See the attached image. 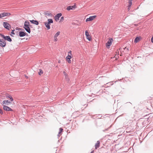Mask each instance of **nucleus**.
<instances>
[{
    "label": "nucleus",
    "instance_id": "obj_5",
    "mask_svg": "<svg viewBox=\"0 0 153 153\" xmlns=\"http://www.w3.org/2000/svg\"><path fill=\"white\" fill-rule=\"evenodd\" d=\"M3 26L5 28L9 30H10L9 27H10V26L8 23L7 22H4Z\"/></svg>",
    "mask_w": 153,
    "mask_h": 153
},
{
    "label": "nucleus",
    "instance_id": "obj_17",
    "mask_svg": "<svg viewBox=\"0 0 153 153\" xmlns=\"http://www.w3.org/2000/svg\"><path fill=\"white\" fill-rule=\"evenodd\" d=\"M100 141H97L95 145V149H97V148L100 146Z\"/></svg>",
    "mask_w": 153,
    "mask_h": 153
},
{
    "label": "nucleus",
    "instance_id": "obj_18",
    "mask_svg": "<svg viewBox=\"0 0 153 153\" xmlns=\"http://www.w3.org/2000/svg\"><path fill=\"white\" fill-rule=\"evenodd\" d=\"M7 103H11V102L8 100H4L2 102V104H3L8 105Z\"/></svg>",
    "mask_w": 153,
    "mask_h": 153
},
{
    "label": "nucleus",
    "instance_id": "obj_10",
    "mask_svg": "<svg viewBox=\"0 0 153 153\" xmlns=\"http://www.w3.org/2000/svg\"><path fill=\"white\" fill-rule=\"evenodd\" d=\"M26 34H27L24 32L21 31L19 32V36L20 37H23L25 36Z\"/></svg>",
    "mask_w": 153,
    "mask_h": 153
},
{
    "label": "nucleus",
    "instance_id": "obj_12",
    "mask_svg": "<svg viewBox=\"0 0 153 153\" xmlns=\"http://www.w3.org/2000/svg\"><path fill=\"white\" fill-rule=\"evenodd\" d=\"M44 14L45 15L48 16H52V14L50 13L48 11H45L44 12Z\"/></svg>",
    "mask_w": 153,
    "mask_h": 153
},
{
    "label": "nucleus",
    "instance_id": "obj_29",
    "mask_svg": "<svg viewBox=\"0 0 153 153\" xmlns=\"http://www.w3.org/2000/svg\"><path fill=\"white\" fill-rule=\"evenodd\" d=\"M68 55H70L71 56L72 55L71 54V51H70L68 52Z\"/></svg>",
    "mask_w": 153,
    "mask_h": 153
},
{
    "label": "nucleus",
    "instance_id": "obj_24",
    "mask_svg": "<svg viewBox=\"0 0 153 153\" xmlns=\"http://www.w3.org/2000/svg\"><path fill=\"white\" fill-rule=\"evenodd\" d=\"M6 97L7 98H8L10 99L11 101H12L13 100V98L10 95H8V96H6Z\"/></svg>",
    "mask_w": 153,
    "mask_h": 153
},
{
    "label": "nucleus",
    "instance_id": "obj_15",
    "mask_svg": "<svg viewBox=\"0 0 153 153\" xmlns=\"http://www.w3.org/2000/svg\"><path fill=\"white\" fill-rule=\"evenodd\" d=\"M44 24L46 27L47 28L48 30L50 29V27L49 24L47 22H44Z\"/></svg>",
    "mask_w": 153,
    "mask_h": 153
},
{
    "label": "nucleus",
    "instance_id": "obj_2",
    "mask_svg": "<svg viewBox=\"0 0 153 153\" xmlns=\"http://www.w3.org/2000/svg\"><path fill=\"white\" fill-rule=\"evenodd\" d=\"M6 43L5 40L3 39H0V46L4 47L6 46Z\"/></svg>",
    "mask_w": 153,
    "mask_h": 153
},
{
    "label": "nucleus",
    "instance_id": "obj_37",
    "mask_svg": "<svg viewBox=\"0 0 153 153\" xmlns=\"http://www.w3.org/2000/svg\"><path fill=\"white\" fill-rule=\"evenodd\" d=\"M25 77H26V78H27V79L28 78V77L27 76L25 75Z\"/></svg>",
    "mask_w": 153,
    "mask_h": 153
},
{
    "label": "nucleus",
    "instance_id": "obj_30",
    "mask_svg": "<svg viewBox=\"0 0 153 153\" xmlns=\"http://www.w3.org/2000/svg\"><path fill=\"white\" fill-rule=\"evenodd\" d=\"M54 40L56 42L57 41L58 39L57 38V37H54Z\"/></svg>",
    "mask_w": 153,
    "mask_h": 153
},
{
    "label": "nucleus",
    "instance_id": "obj_35",
    "mask_svg": "<svg viewBox=\"0 0 153 153\" xmlns=\"http://www.w3.org/2000/svg\"><path fill=\"white\" fill-rule=\"evenodd\" d=\"M151 41L152 43H153V36L151 39Z\"/></svg>",
    "mask_w": 153,
    "mask_h": 153
},
{
    "label": "nucleus",
    "instance_id": "obj_4",
    "mask_svg": "<svg viewBox=\"0 0 153 153\" xmlns=\"http://www.w3.org/2000/svg\"><path fill=\"white\" fill-rule=\"evenodd\" d=\"M113 41V39L112 38H109L108 40V42L106 43V46L107 48H108L109 47L111 44V42Z\"/></svg>",
    "mask_w": 153,
    "mask_h": 153
},
{
    "label": "nucleus",
    "instance_id": "obj_41",
    "mask_svg": "<svg viewBox=\"0 0 153 153\" xmlns=\"http://www.w3.org/2000/svg\"><path fill=\"white\" fill-rule=\"evenodd\" d=\"M19 29L20 30H21V28H19Z\"/></svg>",
    "mask_w": 153,
    "mask_h": 153
},
{
    "label": "nucleus",
    "instance_id": "obj_21",
    "mask_svg": "<svg viewBox=\"0 0 153 153\" xmlns=\"http://www.w3.org/2000/svg\"><path fill=\"white\" fill-rule=\"evenodd\" d=\"M132 0H128V3L129 4L128 6V9H129V8L131 7V4H132Z\"/></svg>",
    "mask_w": 153,
    "mask_h": 153
},
{
    "label": "nucleus",
    "instance_id": "obj_38",
    "mask_svg": "<svg viewBox=\"0 0 153 153\" xmlns=\"http://www.w3.org/2000/svg\"><path fill=\"white\" fill-rule=\"evenodd\" d=\"M93 152H94V151H92L90 153H93Z\"/></svg>",
    "mask_w": 153,
    "mask_h": 153
},
{
    "label": "nucleus",
    "instance_id": "obj_31",
    "mask_svg": "<svg viewBox=\"0 0 153 153\" xmlns=\"http://www.w3.org/2000/svg\"><path fill=\"white\" fill-rule=\"evenodd\" d=\"M65 76V78L67 80V81H68L69 80V79L68 78V75H66V76Z\"/></svg>",
    "mask_w": 153,
    "mask_h": 153
},
{
    "label": "nucleus",
    "instance_id": "obj_19",
    "mask_svg": "<svg viewBox=\"0 0 153 153\" xmlns=\"http://www.w3.org/2000/svg\"><path fill=\"white\" fill-rule=\"evenodd\" d=\"M140 37H136L134 40V42L137 43L140 40Z\"/></svg>",
    "mask_w": 153,
    "mask_h": 153
},
{
    "label": "nucleus",
    "instance_id": "obj_20",
    "mask_svg": "<svg viewBox=\"0 0 153 153\" xmlns=\"http://www.w3.org/2000/svg\"><path fill=\"white\" fill-rule=\"evenodd\" d=\"M63 130V129L62 128H59V132L58 133V137H59L61 135V133L62 132Z\"/></svg>",
    "mask_w": 153,
    "mask_h": 153
},
{
    "label": "nucleus",
    "instance_id": "obj_6",
    "mask_svg": "<svg viewBox=\"0 0 153 153\" xmlns=\"http://www.w3.org/2000/svg\"><path fill=\"white\" fill-rule=\"evenodd\" d=\"M96 17V16H90L89 18H88L86 19V22H87L91 21L94 20Z\"/></svg>",
    "mask_w": 153,
    "mask_h": 153
},
{
    "label": "nucleus",
    "instance_id": "obj_32",
    "mask_svg": "<svg viewBox=\"0 0 153 153\" xmlns=\"http://www.w3.org/2000/svg\"><path fill=\"white\" fill-rule=\"evenodd\" d=\"M0 113L1 114H3V113L2 110L1 109H0Z\"/></svg>",
    "mask_w": 153,
    "mask_h": 153
},
{
    "label": "nucleus",
    "instance_id": "obj_28",
    "mask_svg": "<svg viewBox=\"0 0 153 153\" xmlns=\"http://www.w3.org/2000/svg\"><path fill=\"white\" fill-rule=\"evenodd\" d=\"M64 17H63V16L62 17L60 20L59 22H62L63 21V20H64Z\"/></svg>",
    "mask_w": 153,
    "mask_h": 153
},
{
    "label": "nucleus",
    "instance_id": "obj_25",
    "mask_svg": "<svg viewBox=\"0 0 153 153\" xmlns=\"http://www.w3.org/2000/svg\"><path fill=\"white\" fill-rule=\"evenodd\" d=\"M60 32L58 31L56 33L54 37H57L60 34Z\"/></svg>",
    "mask_w": 153,
    "mask_h": 153
},
{
    "label": "nucleus",
    "instance_id": "obj_13",
    "mask_svg": "<svg viewBox=\"0 0 153 153\" xmlns=\"http://www.w3.org/2000/svg\"><path fill=\"white\" fill-rule=\"evenodd\" d=\"M75 8V6H69L67 7V10H73Z\"/></svg>",
    "mask_w": 153,
    "mask_h": 153
},
{
    "label": "nucleus",
    "instance_id": "obj_8",
    "mask_svg": "<svg viewBox=\"0 0 153 153\" xmlns=\"http://www.w3.org/2000/svg\"><path fill=\"white\" fill-rule=\"evenodd\" d=\"M85 34L86 36V38L89 41H91V36L89 34V33L87 30L85 31Z\"/></svg>",
    "mask_w": 153,
    "mask_h": 153
},
{
    "label": "nucleus",
    "instance_id": "obj_7",
    "mask_svg": "<svg viewBox=\"0 0 153 153\" xmlns=\"http://www.w3.org/2000/svg\"><path fill=\"white\" fill-rule=\"evenodd\" d=\"M62 14L61 13H59L57 14L55 16V19L56 21L59 20V18L62 16Z\"/></svg>",
    "mask_w": 153,
    "mask_h": 153
},
{
    "label": "nucleus",
    "instance_id": "obj_36",
    "mask_svg": "<svg viewBox=\"0 0 153 153\" xmlns=\"http://www.w3.org/2000/svg\"><path fill=\"white\" fill-rule=\"evenodd\" d=\"M108 128H107V129H105V130H103V131H107V130H108Z\"/></svg>",
    "mask_w": 153,
    "mask_h": 153
},
{
    "label": "nucleus",
    "instance_id": "obj_9",
    "mask_svg": "<svg viewBox=\"0 0 153 153\" xmlns=\"http://www.w3.org/2000/svg\"><path fill=\"white\" fill-rule=\"evenodd\" d=\"M3 109L4 110L6 111H13V110L12 109L4 105H3Z\"/></svg>",
    "mask_w": 153,
    "mask_h": 153
},
{
    "label": "nucleus",
    "instance_id": "obj_22",
    "mask_svg": "<svg viewBox=\"0 0 153 153\" xmlns=\"http://www.w3.org/2000/svg\"><path fill=\"white\" fill-rule=\"evenodd\" d=\"M48 22H47V23L49 24L52 23L53 22V20L52 19H48Z\"/></svg>",
    "mask_w": 153,
    "mask_h": 153
},
{
    "label": "nucleus",
    "instance_id": "obj_23",
    "mask_svg": "<svg viewBox=\"0 0 153 153\" xmlns=\"http://www.w3.org/2000/svg\"><path fill=\"white\" fill-rule=\"evenodd\" d=\"M39 71L38 72V73H39V75H41L42 74H43V72L42 69H39Z\"/></svg>",
    "mask_w": 153,
    "mask_h": 153
},
{
    "label": "nucleus",
    "instance_id": "obj_34",
    "mask_svg": "<svg viewBox=\"0 0 153 153\" xmlns=\"http://www.w3.org/2000/svg\"><path fill=\"white\" fill-rule=\"evenodd\" d=\"M14 30H13L12 31V32H11V33L13 34H14L15 33H14Z\"/></svg>",
    "mask_w": 153,
    "mask_h": 153
},
{
    "label": "nucleus",
    "instance_id": "obj_1",
    "mask_svg": "<svg viewBox=\"0 0 153 153\" xmlns=\"http://www.w3.org/2000/svg\"><path fill=\"white\" fill-rule=\"evenodd\" d=\"M24 28L26 31L28 33H30V27H31V25H30V23L29 22L25 21L24 23Z\"/></svg>",
    "mask_w": 153,
    "mask_h": 153
},
{
    "label": "nucleus",
    "instance_id": "obj_3",
    "mask_svg": "<svg viewBox=\"0 0 153 153\" xmlns=\"http://www.w3.org/2000/svg\"><path fill=\"white\" fill-rule=\"evenodd\" d=\"M11 14L10 13L3 12L0 14V18H1L4 16H9Z\"/></svg>",
    "mask_w": 153,
    "mask_h": 153
},
{
    "label": "nucleus",
    "instance_id": "obj_11",
    "mask_svg": "<svg viewBox=\"0 0 153 153\" xmlns=\"http://www.w3.org/2000/svg\"><path fill=\"white\" fill-rule=\"evenodd\" d=\"M72 57L70 55H68L66 58L67 61L69 63H71V62L70 59Z\"/></svg>",
    "mask_w": 153,
    "mask_h": 153
},
{
    "label": "nucleus",
    "instance_id": "obj_33",
    "mask_svg": "<svg viewBox=\"0 0 153 153\" xmlns=\"http://www.w3.org/2000/svg\"><path fill=\"white\" fill-rule=\"evenodd\" d=\"M63 74H64V75L65 76H66V75H67V73L65 72V71H64L63 72Z\"/></svg>",
    "mask_w": 153,
    "mask_h": 153
},
{
    "label": "nucleus",
    "instance_id": "obj_16",
    "mask_svg": "<svg viewBox=\"0 0 153 153\" xmlns=\"http://www.w3.org/2000/svg\"><path fill=\"white\" fill-rule=\"evenodd\" d=\"M4 40H7L8 41H9L10 42H11L12 41L11 38H10V36H6L5 38V39H4Z\"/></svg>",
    "mask_w": 153,
    "mask_h": 153
},
{
    "label": "nucleus",
    "instance_id": "obj_14",
    "mask_svg": "<svg viewBox=\"0 0 153 153\" xmlns=\"http://www.w3.org/2000/svg\"><path fill=\"white\" fill-rule=\"evenodd\" d=\"M30 21L32 24H35L36 25H38L39 24V22L37 20H30Z\"/></svg>",
    "mask_w": 153,
    "mask_h": 153
},
{
    "label": "nucleus",
    "instance_id": "obj_40",
    "mask_svg": "<svg viewBox=\"0 0 153 153\" xmlns=\"http://www.w3.org/2000/svg\"><path fill=\"white\" fill-rule=\"evenodd\" d=\"M60 61H58V62L59 63H60Z\"/></svg>",
    "mask_w": 153,
    "mask_h": 153
},
{
    "label": "nucleus",
    "instance_id": "obj_26",
    "mask_svg": "<svg viewBox=\"0 0 153 153\" xmlns=\"http://www.w3.org/2000/svg\"><path fill=\"white\" fill-rule=\"evenodd\" d=\"M107 84H108V85H113V84H114V83L113 82V81H112V82H108V83H106Z\"/></svg>",
    "mask_w": 153,
    "mask_h": 153
},
{
    "label": "nucleus",
    "instance_id": "obj_39",
    "mask_svg": "<svg viewBox=\"0 0 153 153\" xmlns=\"http://www.w3.org/2000/svg\"><path fill=\"white\" fill-rule=\"evenodd\" d=\"M126 49L127 50H128V48H125V49Z\"/></svg>",
    "mask_w": 153,
    "mask_h": 153
},
{
    "label": "nucleus",
    "instance_id": "obj_27",
    "mask_svg": "<svg viewBox=\"0 0 153 153\" xmlns=\"http://www.w3.org/2000/svg\"><path fill=\"white\" fill-rule=\"evenodd\" d=\"M0 35L4 39V40L6 36H5L4 35L1 34H0Z\"/></svg>",
    "mask_w": 153,
    "mask_h": 153
}]
</instances>
